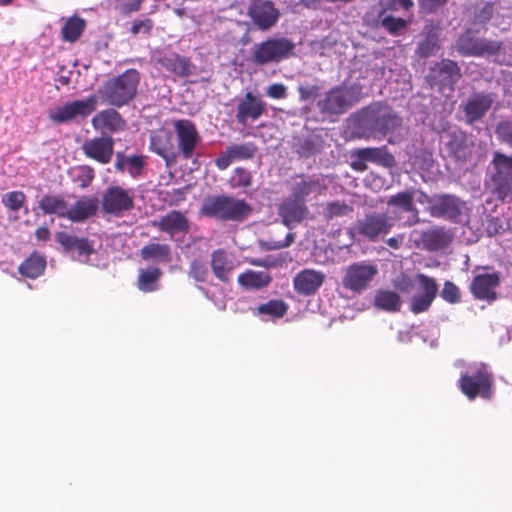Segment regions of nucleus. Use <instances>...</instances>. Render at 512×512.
<instances>
[{
	"label": "nucleus",
	"instance_id": "f257e3e1",
	"mask_svg": "<svg viewBox=\"0 0 512 512\" xmlns=\"http://www.w3.org/2000/svg\"><path fill=\"white\" fill-rule=\"evenodd\" d=\"M140 78L139 71L130 68L107 79L98 90L102 102L116 108L128 105L137 94Z\"/></svg>",
	"mask_w": 512,
	"mask_h": 512
},
{
	"label": "nucleus",
	"instance_id": "f03ea898",
	"mask_svg": "<svg viewBox=\"0 0 512 512\" xmlns=\"http://www.w3.org/2000/svg\"><path fill=\"white\" fill-rule=\"evenodd\" d=\"M252 212V207L244 199L228 195L209 196L204 199L200 213L220 221L241 222Z\"/></svg>",
	"mask_w": 512,
	"mask_h": 512
},
{
	"label": "nucleus",
	"instance_id": "7ed1b4c3",
	"mask_svg": "<svg viewBox=\"0 0 512 512\" xmlns=\"http://www.w3.org/2000/svg\"><path fill=\"white\" fill-rule=\"evenodd\" d=\"M401 125L402 118L388 106L377 105L365 111L363 126L368 131L367 137L383 138Z\"/></svg>",
	"mask_w": 512,
	"mask_h": 512
},
{
	"label": "nucleus",
	"instance_id": "20e7f679",
	"mask_svg": "<svg viewBox=\"0 0 512 512\" xmlns=\"http://www.w3.org/2000/svg\"><path fill=\"white\" fill-rule=\"evenodd\" d=\"M295 49V44L286 37L268 38L255 45L252 61L258 66L278 63L289 58Z\"/></svg>",
	"mask_w": 512,
	"mask_h": 512
},
{
	"label": "nucleus",
	"instance_id": "39448f33",
	"mask_svg": "<svg viewBox=\"0 0 512 512\" xmlns=\"http://www.w3.org/2000/svg\"><path fill=\"white\" fill-rule=\"evenodd\" d=\"M393 226L392 219L386 213L373 211L356 221L354 231L363 238L376 242L387 235Z\"/></svg>",
	"mask_w": 512,
	"mask_h": 512
},
{
	"label": "nucleus",
	"instance_id": "423d86ee",
	"mask_svg": "<svg viewBox=\"0 0 512 512\" xmlns=\"http://www.w3.org/2000/svg\"><path fill=\"white\" fill-rule=\"evenodd\" d=\"M134 192L121 186H110L102 195V210L104 213L120 217L134 207Z\"/></svg>",
	"mask_w": 512,
	"mask_h": 512
},
{
	"label": "nucleus",
	"instance_id": "0eeeda50",
	"mask_svg": "<svg viewBox=\"0 0 512 512\" xmlns=\"http://www.w3.org/2000/svg\"><path fill=\"white\" fill-rule=\"evenodd\" d=\"M377 274L378 268L375 264L353 263L346 268L342 285L344 288L360 294L367 289Z\"/></svg>",
	"mask_w": 512,
	"mask_h": 512
},
{
	"label": "nucleus",
	"instance_id": "6e6552de",
	"mask_svg": "<svg viewBox=\"0 0 512 512\" xmlns=\"http://www.w3.org/2000/svg\"><path fill=\"white\" fill-rule=\"evenodd\" d=\"M97 98L91 95L86 99L75 100L49 111V118L54 123H66L76 117L86 118L96 110Z\"/></svg>",
	"mask_w": 512,
	"mask_h": 512
},
{
	"label": "nucleus",
	"instance_id": "1a4fd4ad",
	"mask_svg": "<svg viewBox=\"0 0 512 512\" xmlns=\"http://www.w3.org/2000/svg\"><path fill=\"white\" fill-rule=\"evenodd\" d=\"M247 15L259 30L267 31L278 22L280 11L271 0H252Z\"/></svg>",
	"mask_w": 512,
	"mask_h": 512
},
{
	"label": "nucleus",
	"instance_id": "9d476101",
	"mask_svg": "<svg viewBox=\"0 0 512 512\" xmlns=\"http://www.w3.org/2000/svg\"><path fill=\"white\" fill-rule=\"evenodd\" d=\"M351 105V94L347 87L341 85L331 88L324 98L317 102L319 112L326 116L343 114Z\"/></svg>",
	"mask_w": 512,
	"mask_h": 512
},
{
	"label": "nucleus",
	"instance_id": "9b49d317",
	"mask_svg": "<svg viewBox=\"0 0 512 512\" xmlns=\"http://www.w3.org/2000/svg\"><path fill=\"white\" fill-rule=\"evenodd\" d=\"M173 126L176 132L177 147L182 158L191 159L201 141L195 123L188 119H180L174 121Z\"/></svg>",
	"mask_w": 512,
	"mask_h": 512
},
{
	"label": "nucleus",
	"instance_id": "f8f14e48",
	"mask_svg": "<svg viewBox=\"0 0 512 512\" xmlns=\"http://www.w3.org/2000/svg\"><path fill=\"white\" fill-rule=\"evenodd\" d=\"M416 279L420 286V291L416 293L410 302V310L414 314L427 311L435 300L439 286L437 281L426 274H417Z\"/></svg>",
	"mask_w": 512,
	"mask_h": 512
},
{
	"label": "nucleus",
	"instance_id": "ddd939ff",
	"mask_svg": "<svg viewBox=\"0 0 512 512\" xmlns=\"http://www.w3.org/2000/svg\"><path fill=\"white\" fill-rule=\"evenodd\" d=\"M460 78V69L456 62L451 60H442L430 69L427 75L429 85L437 87L440 91L445 88L453 89V85Z\"/></svg>",
	"mask_w": 512,
	"mask_h": 512
},
{
	"label": "nucleus",
	"instance_id": "4468645a",
	"mask_svg": "<svg viewBox=\"0 0 512 512\" xmlns=\"http://www.w3.org/2000/svg\"><path fill=\"white\" fill-rule=\"evenodd\" d=\"M423 196L427 199L428 212L432 217L455 220L461 215V202L456 196L444 194L429 197L426 193Z\"/></svg>",
	"mask_w": 512,
	"mask_h": 512
},
{
	"label": "nucleus",
	"instance_id": "2eb2a0df",
	"mask_svg": "<svg viewBox=\"0 0 512 512\" xmlns=\"http://www.w3.org/2000/svg\"><path fill=\"white\" fill-rule=\"evenodd\" d=\"M296 179L291 188V196L305 200L309 196L313 195L314 197L320 196L324 194L327 190V185L325 183V178L320 174L313 175H296Z\"/></svg>",
	"mask_w": 512,
	"mask_h": 512
},
{
	"label": "nucleus",
	"instance_id": "dca6fc26",
	"mask_svg": "<svg viewBox=\"0 0 512 512\" xmlns=\"http://www.w3.org/2000/svg\"><path fill=\"white\" fill-rule=\"evenodd\" d=\"M81 148L87 158L105 165L112 160L114 140L111 136L94 137L86 140Z\"/></svg>",
	"mask_w": 512,
	"mask_h": 512
},
{
	"label": "nucleus",
	"instance_id": "f3484780",
	"mask_svg": "<svg viewBox=\"0 0 512 512\" xmlns=\"http://www.w3.org/2000/svg\"><path fill=\"white\" fill-rule=\"evenodd\" d=\"M149 149L163 158L167 165L177 158L172 132L164 128L151 131Z\"/></svg>",
	"mask_w": 512,
	"mask_h": 512
},
{
	"label": "nucleus",
	"instance_id": "a211bd4d",
	"mask_svg": "<svg viewBox=\"0 0 512 512\" xmlns=\"http://www.w3.org/2000/svg\"><path fill=\"white\" fill-rule=\"evenodd\" d=\"M278 214L281 217L282 223L287 227H291V225L298 224L308 217L309 208L305 200H300L290 195L279 205Z\"/></svg>",
	"mask_w": 512,
	"mask_h": 512
},
{
	"label": "nucleus",
	"instance_id": "6ab92c4d",
	"mask_svg": "<svg viewBox=\"0 0 512 512\" xmlns=\"http://www.w3.org/2000/svg\"><path fill=\"white\" fill-rule=\"evenodd\" d=\"M56 242L66 253H77L79 259H88L94 253L93 242L85 237H77L65 231H58L55 234Z\"/></svg>",
	"mask_w": 512,
	"mask_h": 512
},
{
	"label": "nucleus",
	"instance_id": "aec40b11",
	"mask_svg": "<svg viewBox=\"0 0 512 512\" xmlns=\"http://www.w3.org/2000/svg\"><path fill=\"white\" fill-rule=\"evenodd\" d=\"M266 112V103L260 96L247 92L239 101L236 112L238 123L245 125L248 120L255 121Z\"/></svg>",
	"mask_w": 512,
	"mask_h": 512
},
{
	"label": "nucleus",
	"instance_id": "412c9836",
	"mask_svg": "<svg viewBox=\"0 0 512 512\" xmlns=\"http://www.w3.org/2000/svg\"><path fill=\"white\" fill-rule=\"evenodd\" d=\"M153 226L171 238L177 234H186L190 229L188 218L178 210H172L153 222Z\"/></svg>",
	"mask_w": 512,
	"mask_h": 512
},
{
	"label": "nucleus",
	"instance_id": "4be33fe9",
	"mask_svg": "<svg viewBox=\"0 0 512 512\" xmlns=\"http://www.w3.org/2000/svg\"><path fill=\"white\" fill-rule=\"evenodd\" d=\"M325 281V274L314 269H303L293 279L294 290L303 296L315 294Z\"/></svg>",
	"mask_w": 512,
	"mask_h": 512
},
{
	"label": "nucleus",
	"instance_id": "5701e85b",
	"mask_svg": "<svg viewBox=\"0 0 512 512\" xmlns=\"http://www.w3.org/2000/svg\"><path fill=\"white\" fill-rule=\"evenodd\" d=\"M156 63L176 77L184 78L192 74L193 64L190 59L175 52L160 54Z\"/></svg>",
	"mask_w": 512,
	"mask_h": 512
},
{
	"label": "nucleus",
	"instance_id": "b1692460",
	"mask_svg": "<svg viewBox=\"0 0 512 512\" xmlns=\"http://www.w3.org/2000/svg\"><path fill=\"white\" fill-rule=\"evenodd\" d=\"M447 140L445 148L449 156L459 161H465L472 153V142L466 133L461 130H453L445 135Z\"/></svg>",
	"mask_w": 512,
	"mask_h": 512
},
{
	"label": "nucleus",
	"instance_id": "393cba45",
	"mask_svg": "<svg viewBox=\"0 0 512 512\" xmlns=\"http://www.w3.org/2000/svg\"><path fill=\"white\" fill-rule=\"evenodd\" d=\"M126 120L114 108H108L97 113L92 119V126L96 130L116 133L126 128Z\"/></svg>",
	"mask_w": 512,
	"mask_h": 512
},
{
	"label": "nucleus",
	"instance_id": "a878e982",
	"mask_svg": "<svg viewBox=\"0 0 512 512\" xmlns=\"http://www.w3.org/2000/svg\"><path fill=\"white\" fill-rule=\"evenodd\" d=\"M452 238V234L444 227L431 228L420 234L422 247L429 252L445 249L452 242Z\"/></svg>",
	"mask_w": 512,
	"mask_h": 512
},
{
	"label": "nucleus",
	"instance_id": "bb28decb",
	"mask_svg": "<svg viewBox=\"0 0 512 512\" xmlns=\"http://www.w3.org/2000/svg\"><path fill=\"white\" fill-rule=\"evenodd\" d=\"M99 206L96 197H82L78 199L71 207L68 205L66 218L72 222H84L95 216Z\"/></svg>",
	"mask_w": 512,
	"mask_h": 512
},
{
	"label": "nucleus",
	"instance_id": "cd10ccee",
	"mask_svg": "<svg viewBox=\"0 0 512 512\" xmlns=\"http://www.w3.org/2000/svg\"><path fill=\"white\" fill-rule=\"evenodd\" d=\"M210 265L214 276L222 282H228L235 269L232 256L224 249H216L211 253Z\"/></svg>",
	"mask_w": 512,
	"mask_h": 512
},
{
	"label": "nucleus",
	"instance_id": "c85d7f7f",
	"mask_svg": "<svg viewBox=\"0 0 512 512\" xmlns=\"http://www.w3.org/2000/svg\"><path fill=\"white\" fill-rule=\"evenodd\" d=\"M352 156L387 168L395 165V158L386 146L359 148L353 152Z\"/></svg>",
	"mask_w": 512,
	"mask_h": 512
},
{
	"label": "nucleus",
	"instance_id": "c756f323",
	"mask_svg": "<svg viewBox=\"0 0 512 512\" xmlns=\"http://www.w3.org/2000/svg\"><path fill=\"white\" fill-rule=\"evenodd\" d=\"M414 196L415 191L411 189L392 195L387 201L388 206H395L404 212L411 213V216L406 222L408 226H413L420 222L418 210L414 204Z\"/></svg>",
	"mask_w": 512,
	"mask_h": 512
},
{
	"label": "nucleus",
	"instance_id": "7c9ffc66",
	"mask_svg": "<svg viewBox=\"0 0 512 512\" xmlns=\"http://www.w3.org/2000/svg\"><path fill=\"white\" fill-rule=\"evenodd\" d=\"M146 158L145 155L126 156L122 152H117L114 167L119 172L126 170L132 178H137L142 174Z\"/></svg>",
	"mask_w": 512,
	"mask_h": 512
},
{
	"label": "nucleus",
	"instance_id": "2f4dec72",
	"mask_svg": "<svg viewBox=\"0 0 512 512\" xmlns=\"http://www.w3.org/2000/svg\"><path fill=\"white\" fill-rule=\"evenodd\" d=\"M68 202L61 195L45 194L38 202V209L45 215L66 218Z\"/></svg>",
	"mask_w": 512,
	"mask_h": 512
},
{
	"label": "nucleus",
	"instance_id": "473e14b6",
	"mask_svg": "<svg viewBox=\"0 0 512 512\" xmlns=\"http://www.w3.org/2000/svg\"><path fill=\"white\" fill-rule=\"evenodd\" d=\"M140 256L145 261L170 263L172 251L168 244L148 243L140 250Z\"/></svg>",
	"mask_w": 512,
	"mask_h": 512
},
{
	"label": "nucleus",
	"instance_id": "72a5a7b5",
	"mask_svg": "<svg viewBox=\"0 0 512 512\" xmlns=\"http://www.w3.org/2000/svg\"><path fill=\"white\" fill-rule=\"evenodd\" d=\"M45 268V257L37 252H33L19 265L18 271L24 277L36 279L44 273Z\"/></svg>",
	"mask_w": 512,
	"mask_h": 512
},
{
	"label": "nucleus",
	"instance_id": "f704fd0d",
	"mask_svg": "<svg viewBox=\"0 0 512 512\" xmlns=\"http://www.w3.org/2000/svg\"><path fill=\"white\" fill-rule=\"evenodd\" d=\"M482 301L491 304L498 297L496 288L500 284L499 274L489 268L482 267Z\"/></svg>",
	"mask_w": 512,
	"mask_h": 512
},
{
	"label": "nucleus",
	"instance_id": "c9c22d12",
	"mask_svg": "<svg viewBox=\"0 0 512 512\" xmlns=\"http://www.w3.org/2000/svg\"><path fill=\"white\" fill-rule=\"evenodd\" d=\"M477 28H469L460 35L457 48L463 55H480V38Z\"/></svg>",
	"mask_w": 512,
	"mask_h": 512
},
{
	"label": "nucleus",
	"instance_id": "e433bc0d",
	"mask_svg": "<svg viewBox=\"0 0 512 512\" xmlns=\"http://www.w3.org/2000/svg\"><path fill=\"white\" fill-rule=\"evenodd\" d=\"M272 277L266 271L247 270L238 276V283L247 289H261L270 284Z\"/></svg>",
	"mask_w": 512,
	"mask_h": 512
},
{
	"label": "nucleus",
	"instance_id": "4c0bfd02",
	"mask_svg": "<svg viewBox=\"0 0 512 512\" xmlns=\"http://www.w3.org/2000/svg\"><path fill=\"white\" fill-rule=\"evenodd\" d=\"M374 306L387 312H397L400 310L401 298L394 291L380 289L374 296Z\"/></svg>",
	"mask_w": 512,
	"mask_h": 512
},
{
	"label": "nucleus",
	"instance_id": "58836bf2",
	"mask_svg": "<svg viewBox=\"0 0 512 512\" xmlns=\"http://www.w3.org/2000/svg\"><path fill=\"white\" fill-rule=\"evenodd\" d=\"M378 16L379 25L392 36H400L407 29L408 21L403 18L389 15L386 11H380Z\"/></svg>",
	"mask_w": 512,
	"mask_h": 512
},
{
	"label": "nucleus",
	"instance_id": "ea45409f",
	"mask_svg": "<svg viewBox=\"0 0 512 512\" xmlns=\"http://www.w3.org/2000/svg\"><path fill=\"white\" fill-rule=\"evenodd\" d=\"M86 22L78 16H71L61 29L62 39L66 42H76L84 32Z\"/></svg>",
	"mask_w": 512,
	"mask_h": 512
},
{
	"label": "nucleus",
	"instance_id": "a19ab883",
	"mask_svg": "<svg viewBox=\"0 0 512 512\" xmlns=\"http://www.w3.org/2000/svg\"><path fill=\"white\" fill-rule=\"evenodd\" d=\"M162 275V272L157 267H150L148 269H141L137 279V287L142 292H153L157 290V283Z\"/></svg>",
	"mask_w": 512,
	"mask_h": 512
},
{
	"label": "nucleus",
	"instance_id": "79ce46f5",
	"mask_svg": "<svg viewBox=\"0 0 512 512\" xmlns=\"http://www.w3.org/2000/svg\"><path fill=\"white\" fill-rule=\"evenodd\" d=\"M492 166L495 170L494 178L499 184L506 183L512 174V157L496 152L492 160Z\"/></svg>",
	"mask_w": 512,
	"mask_h": 512
},
{
	"label": "nucleus",
	"instance_id": "37998d69",
	"mask_svg": "<svg viewBox=\"0 0 512 512\" xmlns=\"http://www.w3.org/2000/svg\"><path fill=\"white\" fill-rule=\"evenodd\" d=\"M288 304L280 299H272L257 307V313L269 315L273 318H282L288 311Z\"/></svg>",
	"mask_w": 512,
	"mask_h": 512
},
{
	"label": "nucleus",
	"instance_id": "c03bdc74",
	"mask_svg": "<svg viewBox=\"0 0 512 512\" xmlns=\"http://www.w3.org/2000/svg\"><path fill=\"white\" fill-rule=\"evenodd\" d=\"M352 212L353 207L344 201H332L325 205L323 216L326 221H331L334 218L348 216Z\"/></svg>",
	"mask_w": 512,
	"mask_h": 512
},
{
	"label": "nucleus",
	"instance_id": "a18cd8bd",
	"mask_svg": "<svg viewBox=\"0 0 512 512\" xmlns=\"http://www.w3.org/2000/svg\"><path fill=\"white\" fill-rule=\"evenodd\" d=\"M233 160H249L257 152V146L252 142L232 144L227 147Z\"/></svg>",
	"mask_w": 512,
	"mask_h": 512
},
{
	"label": "nucleus",
	"instance_id": "49530a36",
	"mask_svg": "<svg viewBox=\"0 0 512 512\" xmlns=\"http://www.w3.org/2000/svg\"><path fill=\"white\" fill-rule=\"evenodd\" d=\"M460 388L470 399L476 398L480 393V371L475 373V377L466 374L462 375Z\"/></svg>",
	"mask_w": 512,
	"mask_h": 512
},
{
	"label": "nucleus",
	"instance_id": "de8ad7c7",
	"mask_svg": "<svg viewBox=\"0 0 512 512\" xmlns=\"http://www.w3.org/2000/svg\"><path fill=\"white\" fill-rule=\"evenodd\" d=\"M438 49V37L430 33L418 43L417 54L422 58H427L435 55Z\"/></svg>",
	"mask_w": 512,
	"mask_h": 512
},
{
	"label": "nucleus",
	"instance_id": "09e8293b",
	"mask_svg": "<svg viewBox=\"0 0 512 512\" xmlns=\"http://www.w3.org/2000/svg\"><path fill=\"white\" fill-rule=\"evenodd\" d=\"M26 201V195L22 191H11L3 195V205L11 211H19Z\"/></svg>",
	"mask_w": 512,
	"mask_h": 512
},
{
	"label": "nucleus",
	"instance_id": "8fccbe9b",
	"mask_svg": "<svg viewBox=\"0 0 512 512\" xmlns=\"http://www.w3.org/2000/svg\"><path fill=\"white\" fill-rule=\"evenodd\" d=\"M113 9L123 15H130L141 9L144 0H110Z\"/></svg>",
	"mask_w": 512,
	"mask_h": 512
},
{
	"label": "nucleus",
	"instance_id": "3c124183",
	"mask_svg": "<svg viewBox=\"0 0 512 512\" xmlns=\"http://www.w3.org/2000/svg\"><path fill=\"white\" fill-rule=\"evenodd\" d=\"M189 276L197 282H206L209 276L206 263L198 259L193 260L190 264Z\"/></svg>",
	"mask_w": 512,
	"mask_h": 512
},
{
	"label": "nucleus",
	"instance_id": "603ef678",
	"mask_svg": "<svg viewBox=\"0 0 512 512\" xmlns=\"http://www.w3.org/2000/svg\"><path fill=\"white\" fill-rule=\"evenodd\" d=\"M154 28V22L150 18L135 19L131 23L130 34L137 36L142 33L144 35H150Z\"/></svg>",
	"mask_w": 512,
	"mask_h": 512
},
{
	"label": "nucleus",
	"instance_id": "864d4df0",
	"mask_svg": "<svg viewBox=\"0 0 512 512\" xmlns=\"http://www.w3.org/2000/svg\"><path fill=\"white\" fill-rule=\"evenodd\" d=\"M232 182L234 187L247 188L252 184V174L246 168L237 167L234 169Z\"/></svg>",
	"mask_w": 512,
	"mask_h": 512
},
{
	"label": "nucleus",
	"instance_id": "5fc2aeb1",
	"mask_svg": "<svg viewBox=\"0 0 512 512\" xmlns=\"http://www.w3.org/2000/svg\"><path fill=\"white\" fill-rule=\"evenodd\" d=\"M464 114L468 123L473 124L480 119V98L469 100L464 106Z\"/></svg>",
	"mask_w": 512,
	"mask_h": 512
},
{
	"label": "nucleus",
	"instance_id": "6e6d98bb",
	"mask_svg": "<svg viewBox=\"0 0 512 512\" xmlns=\"http://www.w3.org/2000/svg\"><path fill=\"white\" fill-rule=\"evenodd\" d=\"M301 157L309 158L320 152V145L314 138L304 139L297 150Z\"/></svg>",
	"mask_w": 512,
	"mask_h": 512
},
{
	"label": "nucleus",
	"instance_id": "4d7b16f0",
	"mask_svg": "<svg viewBox=\"0 0 512 512\" xmlns=\"http://www.w3.org/2000/svg\"><path fill=\"white\" fill-rule=\"evenodd\" d=\"M440 296L448 303H457L460 301V291L451 281H445Z\"/></svg>",
	"mask_w": 512,
	"mask_h": 512
},
{
	"label": "nucleus",
	"instance_id": "13d9d810",
	"mask_svg": "<svg viewBox=\"0 0 512 512\" xmlns=\"http://www.w3.org/2000/svg\"><path fill=\"white\" fill-rule=\"evenodd\" d=\"M449 0H418L420 12L424 14H434L443 8Z\"/></svg>",
	"mask_w": 512,
	"mask_h": 512
},
{
	"label": "nucleus",
	"instance_id": "bf43d9fd",
	"mask_svg": "<svg viewBox=\"0 0 512 512\" xmlns=\"http://www.w3.org/2000/svg\"><path fill=\"white\" fill-rule=\"evenodd\" d=\"M320 86L318 85H310L304 86L299 85L297 87V91L299 94V98L301 101L314 100L320 95Z\"/></svg>",
	"mask_w": 512,
	"mask_h": 512
},
{
	"label": "nucleus",
	"instance_id": "052dcab7",
	"mask_svg": "<svg viewBox=\"0 0 512 512\" xmlns=\"http://www.w3.org/2000/svg\"><path fill=\"white\" fill-rule=\"evenodd\" d=\"M413 7L414 2L412 0H386L384 8L381 11H397L399 8L409 11Z\"/></svg>",
	"mask_w": 512,
	"mask_h": 512
},
{
	"label": "nucleus",
	"instance_id": "680f3d73",
	"mask_svg": "<svg viewBox=\"0 0 512 512\" xmlns=\"http://www.w3.org/2000/svg\"><path fill=\"white\" fill-rule=\"evenodd\" d=\"M265 94L272 99H285L287 87L283 83H273L266 88Z\"/></svg>",
	"mask_w": 512,
	"mask_h": 512
},
{
	"label": "nucleus",
	"instance_id": "e2e57ef3",
	"mask_svg": "<svg viewBox=\"0 0 512 512\" xmlns=\"http://www.w3.org/2000/svg\"><path fill=\"white\" fill-rule=\"evenodd\" d=\"M504 231L503 223L499 218L491 217L487 220L486 232L488 236H493Z\"/></svg>",
	"mask_w": 512,
	"mask_h": 512
},
{
	"label": "nucleus",
	"instance_id": "0e129e2a",
	"mask_svg": "<svg viewBox=\"0 0 512 512\" xmlns=\"http://www.w3.org/2000/svg\"><path fill=\"white\" fill-rule=\"evenodd\" d=\"M497 133L512 146V123H500L497 126Z\"/></svg>",
	"mask_w": 512,
	"mask_h": 512
},
{
	"label": "nucleus",
	"instance_id": "69168bd1",
	"mask_svg": "<svg viewBox=\"0 0 512 512\" xmlns=\"http://www.w3.org/2000/svg\"><path fill=\"white\" fill-rule=\"evenodd\" d=\"M482 398H489L491 395V378L486 368L482 365Z\"/></svg>",
	"mask_w": 512,
	"mask_h": 512
},
{
	"label": "nucleus",
	"instance_id": "338daca9",
	"mask_svg": "<svg viewBox=\"0 0 512 512\" xmlns=\"http://www.w3.org/2000/svg\"><path fill=\"white\" fill-rule=\"evenodd\" d=\"M234 161L233 158L230 156L229 150L226 148V151L221 153L216 159H215V165L220 170H225L229 167L231 162Z\"/></svg>",
	"mask_w": 512,
	"mask_h": 512
},
{
	"label": "nucleus",
	"instance_id": "774afa93",
	"mask_svg": "<svg viewBox=\"0 0 512 512\" xmlns=\"http://www.w3.org/2000/svg\"><path fill=\"white\" fill-rule=\"evenodd\" d=\"M94 179V170L91 167H84L83 174L78 177L81 188L88 187Z\"/></svg>",
	"mask_w": 512,
	"mask_h": 512
}]
</instances>
